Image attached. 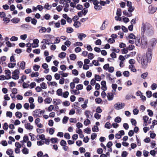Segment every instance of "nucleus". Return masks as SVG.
Here are the masks:
<instances>
[{
    "mask_svg": "<svg viewBox=\"0 0 157 157\" xmlns=\"http://www.w3.org/2000/svg\"><path fill=\"white\" fill-rule=\"evenodd\" d=\"M109 64L108 63L105 64L103 67V68L105 70H108L109 68Z\"/></svg>",
    "mask_w": 157,
    "mask_h": 157,
    "instance_id": "obj_62",
    "label": "nucleus"
},
{
    "mask_svg": "<svg viewBox=\"0 0 157 157\" xmlns=\"http://www.w3.org/2000/svg\"><path fill=\"white\" fill-rule=\"evenodd\" d=\"M66 55V53L62 52L59 55V57L60 58L63 59L65 57Z\"/></svg>",
    "mask_w": 157,
    "mask_h": 157,
    "instance_id": "obj_27",
    "label": "nucleus"
},
{
    "mask_svg": "<svg viewBox=\"0 0 157 157\" xmlns=\"http://www.w3.org/2000/svg\"><path fill=\"white\" fill-rule=\"evenodd\" d=\"M19 71L17 69L15 70L12 73V78L14 79H18L19 78Z\"/></svg>",
    "mask_w": 157,
    "mask_h": 157,
    "instance_id": "obj_4",
    "label": "nucleus"
},
{
    "mask_svg": "<svg viewBox=\"0 0 157 157\" xmlns=\"http://www.w3.org/2000/svg\"><path fill=\"white\" fill-rule=\"evenodd\" d=\"M25 128L28 130H31L33 128V126L29 123H26L25 124Z\"/></svg>",
    "mask_w": 157,
    "mask_h": 157,
    "instance_id": "obj_6",
    "label": "nucleus"
},
{
    "mask_svg": "<svg viewBox=\"0 0 157 157\" xmlns=\"http://www.w3.org/2000/svg\"><path fill=\"white\" fill-rule=\"evenodd\" d=\"M93 64L95 66H98L100 65L98 61L94 60L92 61Z\"/></svg>",
    "mask_w": 157,
    "mask_h": 157,
    "instance_id": "obj_60",
    "label": "nucleus"
},
{
    "mask_svg": "<svg viewBox=\"0 0 157 157\" xmlns=\"http://www.w3.org/2000/svg\"><path fill=\"white\" fill-rule=\"evenodd\" d=\"M152 52L151 50H148L145 56H144L143 59H141V63L143 68H145L147 67L148 62H149L151 59Z\"/></svg>",
    "mask_w": 157,
    "mask_h": 157,
    "instance_id": "obj_2",
    "label": "nucleus"
},
{
    "mask_svg": "<svg viewBox=\"0 0 157 157\" xmlns=\"http://www.w3.org/2000/svg\"><path fill=\"white\" fill-rule=\"evenodd\" d=\"M157 88V84L155 83H153L152 84L151 86V88L152 90H155Z\"/></svg>",
    "mask_w": 157,
    "mask_h": 157,
    "instance_id": "obj_44",
    "label": "nucleus"
},
{
    "mask_svg": "<svg viewBox=\"0 0 157 157\" xmlns=\"http://www.w3.org/2000/svg\"><path fill=\"white\" fill-rule=\"evenodd\" d=\"M15 115L17 117L20 118L22 116V114L20 112H17L15 113Z\"/></svg>",
    "mask_w": 157,
    "mask_h": 157,
    "instance_id": "obj_28",
    "label": "nucleus"
},
{
    "mask_svg": "<svg viewBox=\"0 0 157 157\" xmlns=\"http://www.w3.org/2000/svg\"><path fill=\"white\" fill-rule=\"evenodd\" d=\"M76 89L78 90H81L83 88V86L82 84H78L76 86Z\"/></svg>",
    "mask_w": 157,
    "mask_h": 157,
    "instance_id": "obj_39",
    "label": "nucleus"
},
{
    "mask_svg": "<svg viewBox=\"0 0 157 157\" xmlns=\"http://www.w3.org/2000/svg\"><path fill=\"white\" fill-rule=\"evenodd\" d=\"M141 44L143 48H146L147 45V40L146 37H143L141 40Z\"/></svg>",
    "mask_w": 157,
    "mask_h": 157,
    "instance_id": "obj_5",
    "label": "nucleus"
},
{
    "mask_svg": "<svg viewBox=\"0 0 157 157\" xmlns=\"http://www.w3.org/2000/svg\"><path fill=\"white\" fill-rule=\"evenodd\" d=\"M27 37V35L26 34L22 35L20 36V38L23 40H25Z\"/></svg>",
    "mask_w": 157,
    "mask_h": 157,
    "instance_id": "obj_64",
    "label": "nucleus"
},
{
    "mask_svg": "<svg viewBox=\"0 0 157 157\" xmlns=\"http://www.w3.org/2000/svg\"><path fill=\"white\" fill-rule=\"evenodd\" d=\"M78 38L80 40H82L83 38H85L86 36V35L84 33H78L77 34Z\"/></svg>",
    "mask_w": 157,
    "mask_h": 157,
    "instance_id": "obj_14",
    "label": "nucleus"
},
{
    "mask_svg": "<svg viewBox=\"0 0 157 157\" xmlns=\"http://www.w3.org/2000/svg\"><path fill=\"white\" fill-rule=\"evenodd\" d=\"M59 73H60V75L62 76L63 77H66L68 75V74L67 73H65L63 71H59Z\"/></svg>",
    "mask_w": 157,
    "mask_h": 157,
    "instance_id": "obj_30",
    "label": "nucleus"
},
{
    "mask_svg": "<svg viewBox=\"0 0 157 157\" xmlns=\"http://www.w3.org/2000/svg\"><path fill=\"white\" fill-rule=\"evenodd\" d=\"M123 13L124 15L128 17H130L132 16V14L131 13H129L127 11L124 10L123 12Z\"/></svg>",
    "mask_w": 157,
    "mask_h": 157,
    "instance_id": "obj_38",
    "label": "nucleus"
},
{
    "mask_svg": "<svg viewBox=\"0 0 157 157\" xmlns=\"http://www.w3.org/2000/svg\"><path fill=\"white\" fill-rule=\"evenodd\" d=\"M5 74L6 75V76L7 78L8 79L11 78L10 76L11 74V71L9 70H6L5 71Z\"/></svg>",
    "mask_w": 157,
    "mask_h": 157,
    "instance_id": "obj_12",
    "label": "nucleus"
},
{
    "mask_svg": "<svg viewBox=\"0 0 157 157\" xmlns=\"http://www.w3.org/2000/svg\"><path fill=\"white\" fill-rule=\"evenodd\" d=\"M92 130L94 132H97L98 131V128L97 126H94L92 128Z\"/></svg>",
    "mask_w": 157,
    "mask_h": 157,
    "instance_id": "obj_47",
    "label": "nucleus"
},
{
    "mask_svg": "<svg viewBox=\"0 0 157 157\" xmlns=\"http://www.w3.org/2000/svg\"><path fill=\"white\" fill-rule=\"evenodd\" d=\"M74 31V29L71 27H68L67 28V32L68 33H71Z\"/></svg>",
    "mask_w": 157,
    "mask_h": 157,
    "instance_id": "obj_46",
    "label": "nucleus"
},
{
    "mask_svg": "<svg viewBox=\"0 0 157 157\" xmlns=\"http://www.w3.org/2000/svg\"><path fill=\"white\" fill-rule=\"evenodd\" d=\"M69 94V93L68 91H65L63 94V96H62L65 98H66L68 97Z\"/></svg>",
    "mask_w": 157,
    "mask_h": 157,
    "instance_id": "obj_42",
    "label": "nucleus"
},
{
    "mask_svg": "<svg viewBox=\"0 0 157 157\" xmlns=\"http://www.w3.org/2000/svg\"><path fill=\"white\" fill-rule=\"evenodd\" d=\"M121 118L120 117H116L114 121L116 122H117L118 123H120L121 122Z\"/></svg>",
    "mask_w": 157,
    "mask_h": 157,
    "instance_id": "obj_58",
    "label": "nucleus"
},
{
    "mask_svg": "<svg viewBox=\"0 0 157 157\" xmlns=\"http://www.w3.org/2000/svg\"><path fill=\"white\" fill-rule=\"evenodd\" d=\"M156 43V39L155 38H153L151 40L150 43L152 46L155 45Z\"/></svg>",
    "mask_w": 157,
    "mask_h": 157,
    "instance_id": "obj_20",
    "label": "nucleus"
},
{
    "mask_svg": "<svg viewBox=\"0 0 157 157\" xmlns=\"http://www.w3.org/2000/svg\"><path fill=\"white\" fill-rule=\"evenodd\" d=\"M44 80V78H37L36 79L35 81H36L37 82L39 83L40 82H43Z\"/></svg>",
    "mask_w": 157,
    "mask_h": 157,
    "instance_id": "obj_49",
    "label": "nucleus"
},
{
    "mask_svg": "<svg viewBox=\"0 0 157 157\" xmlns=\"http://www.w3.org/2000/svg\"><path fill=\"white\" fill-rule=\"evenodd\" d=\"M46 28L44 27H42L39 30V32L40 33H45L46 32Z\"/></svg>",
    "mask_w": 157,
    "mask_h": 157,
    "instance_id": "obj_48",
    "label": "nucleus"
},
{
    "mask_svg": "<svg viewBox=\"0 0 157 157\" xmlns=\"http://www.w3.org/2000/svg\"><path fill=\"white\" fill-rule=\"evenodd\" d=\"M52 101V99L48 97L46 98L44 100V101L48 104H50Z\"/></svg>",
    "mask_w": 157,
    "mask_h": 157,
    "instance_id": "obj_24",
    "label": "nucleus"
},
{
    "mask_svg": "<svg viewBox=\"0 0 157 157\" xmlns=\"http://www.w3.org/2000/svg\"><path fill=\"white\" fill-rule=\"evenodd\" d=\"M54 108V106L53 105H51L48 108V110L49 112H51L52 111Z\"/></svg>",
    "mask_w": 157,
    "mask_h": 157,
    "instance_id": "obj_59",
    "label": "nucleus"
},
{
    "mask_svg": "<svg viewBox=\"0 0 157 157\" xmlns=\"http://www.w3.org/2000/svg\"><path fill=\"white\" fill-rule=\"evenodd\" d=\"M33 115L35 117H40L41 115H40L39 109L35 110L33 111Z\"/></svg>",
    "mask_w": 157,
    "mask_h": 157,
    "instance_id": "obj_8",
    "label": "nucleus"
},
{
    "mask_svg": "<svg viewBox=\"0 0 157 157\" xmlns=\"http://www.w3.org/2000/svg\"><path fill=\"white\" fill-rule=\"evenodd\" d=\"M70 57V59L73 60H74L76 58V56L74 54H71Z\"/></svg>",
    "mask_w": 157,
    "mask_h": 157,
    "instance_id": "obj_35",
    "label": "nucleus"
},
{
    "mask_svg": "<svg viewBox=\"0 0 157 157\" xmlns=\"http://www.w3.org/2000/svg\"><path fill=\"white\" fill-rule=\"evenodd\" d=\"M6 153L8 155H11L13 153V151L12 149H8L6 151Z\"/></svg>",
    "mask_w": 157,
    "mask_h": 157,
    "instance_id": "obj_41",
    "label": "nucleus"
},
{
    "mask_svg": "<svg viewBox=\"0 0 157 157\" xmlns=\"http://www.w3.org/2000/svg\"><path fill=\"white\" fill-rule=\"evenodd\" d=\"M71 94L75 95H78L80 93L79 91L77 89L75 90L73 89L71 90Z\"/></svg>",
    "mask_w": 157,
    "mask_h": 157,
    "instance_id": "obj_19",
    "label": "nucleus"
},
{
    "mask_svg": "<svg viewBox=\"0 0 157 157\" xmlns=\"http://www.w3.org/2000/svg\"><path fill=\"white\" fill-rule=\"evenodd\" d=\"M45 37H47L49 38L50 40L53 39L54 38V36L51 35H46L44 36Z\"/></svg>",
    "mask_w": 157,
    "mask_h": 157,
    "instance_id": "obj_40",
    "label": "nucleus"
},
{
    "mask_svg": "<svg viewBox=\"0 0 157 157\" xmlns=\"http://www.w3.org/2000/svg\"><path fill=\"white\" fill-rule=\"evenodd\" d=\"M84 113L85 115L87 118H90V116L92 117V113L90 111L86 110L85 111Z\"/></svg>",
    "mask_w": 157,
    "mask_h": 157,
    "instance_id": "obj_11",
    "label": "nucleus"
},
{
    "mask_svg": "<svg viewBox=\"0 0 157 157\" xmlns=\"http://www.w3.org/2000/svg\"><path fill=\"white\" fill-rule=\"evenodd\" d=\"M88 58L89 59H92L94 58V54L92 53H90L88 55Z\"/></svg>",
    "mask_w": 157,
    "mask_h": 157,
    "instance_id": "obj_37",
    "label": "nucleus"
},
{
    "mask_svg": "<svg viewBox=\"0 0 157 157\" xmlns=\"http://www.w3.org/2000/svg\"><path fill=\"white\" fill-rule=\"evenodd\" d=\"M22 153L25 154H28L29 153L28 149L24 147L22 150Z\"/></svg>",
    "mask_w": 157,
    "mask_h": 157,
    "instance_id": "obj_31",
    "label": "nucleus"
},
{
    "mask_svg": "<svg viewBox=\"0 0 157 157\" xmlns=\"http://www.w3.org/2000/svg\"><path fill=\"white\" fill-rule=\"evenodd\" d=\"M142 31L150 34H153L154 29L151 25L147 23H143L142 25Z\"/></svg>",
    "mask_w": 157,
    "mask_h": 157,
    "instance_id": "obj_1",
    "label": "nucleus"
},
{
    "mask_svg": "<svg viewBox=\"0 0 157 157\" xmlns=\"http://www.w3.org/2000/svg\"><path fill=\"white\" fill-rule=\"evenodd\" d=\"M90 124V120L87 118L84 122V124L85 125H87Z\"/></svg>",
    "mask_w": 157,
    "mask_h": 157,
    "instance_id": "obj_56",
    "label": "nucleus"
},
{
    "mask_svg": "<svg viewBox=\"0 0 157 157\" xmlns=\"http://www.w3.org/2000/svg\"><path fill=\"white\" fill-rule=\"evenodd\" d=\"M40 87L42 89H45L47 88V84L44 82H42L40 84Z\"/></svg>",
    "mask_w": 157,
    "mask_h": 157,
    "instance_id": "obj_23",
    "label": "nucleus"
},
{
    "mask_svg": "<svg viewBox=\"0 0 157 157\" xmlns=\"http://www.w3.org/2000/svg\"><path fill=\"white\" fill-rule=\"evenodd\" d=\"M63 93V90L62 89H59L56 91V94L59 96H62Z\"/></svg>",
    "mask_w": 157,
    "mask_h": 157,
    "instance_id": "obj_17",
    "label": "nucleus"
},
{
    "mask_svg": "<svg viewBox=\"0 0 157 157\" xmlns=\"http://www.w3.org/2000/svg\"><path fill=\"white\" fill-rule=\"evenodd\" d=\"M33 43L36 44V46H34V47H38L39 46L38 44L39 43V40L37 39H34L33 40Z\"/></svg>",
    "mask_w": 157,
    "mask_h": 157,
    "instance_id": "obj_32",
    "label": "nucleus"
},
{
    "mask_svg": "<svg viewBox=\"0 0 157 157\" xmlns=\"http://www.w3.org/2000/svg\"><path fill=\"white\" fill-rule=\"evenodd\" d=\"M128 39H135L136 36L132 33H130L128 36Z\"/></svg>",
    "mask_w": 157,
    "mask_h": 157,
    "instance_id": "obj_63",
    "label": "nucleus"
},
{
    "mask_svg": "<svg viewBox=\"0 0 157 157\" xmlns=\"http://www.w3.org/2000/svg\"><path fill=\"white\" fill-rule=\"evenodd\" d=\"M125 106L124 103L118 102L115 104L114 105V108L117 110H120L123 109Z\"/></svg>",
    "mask_w": 157,
    "mask_h": 157,
    "instance_id": "obj_3",
    "label": "nucleus"
},
{
    "mask_svg": "<svg viewBox=\"0 0 157 157\" xmlns=\"http://www.w3.org/2000/svg\"><path fill=\"white\" fill-rule=\"evenodd\" d=\"M123 75L124 76L128 77L129 75V72L128 71H124L123 72Z\"/></svg>",
    "mask_w": 157,
    "mask_h": 157,
    "instance_id": "obj_54",
    "label": "nucleus"
},
{
    "mask_svg": "<svg viewBox=\"0 0 157 157\" xmlns=\"http://www.w3.org/2000/svg\"><path fill=\"white\" fill-rule=\"evenodd\" d=\"M37 140L41 139L42 140H45V136L44 134L38 135L36 136Z\"/></svg>",
    "mask_w": 157,
    "mask_h": 157,
    "instance_id": "obj_16",
    "label": "nucleus"
},
{
    "mask_svg": "<svg viewBox=\"0 0 157 157\" xmlns=\"http://www.w3.org/2000/svg\"><path fill=\"white\" fill-rule=\"evenodd\" d=\"M88 100H86L84 102V104L81 105V107L83 109H85L87 107V104L88 103Z\"/></svg>",
    "mask_w": 157,
    "mask_h": 157,
    "instance_id": "obj_21",
    "label": "nucleus"
},
{
    "mask_svg": "<svg viewBox=\"0 0 157 157\" xmlns=\"http://www.w3.org/2000/svg\"><path fill=\"white\" fill-rule=\"evenodd\" d=\"M29 139L28 137L27 136H25L23 137V140L21 142L22 143H24L26 142Z\"/></svg>",
    "mask_w": 157,
    "mask_h": 157,
    "instance_id": "obj_43",
    "label": "nucleus"
},
{
    "mask_svg": "<svg viewBox=\"0 0 157 157\" xmlns=\"http://www.w3.org/2000/svg\"><path fill=\"white\" fill-rule=\"evenodd\" d=\"M25 63L24 61H22L20 63L19 67L22 70H24L25 68Z\"/></svg>",
    "mask_w": 157,
    "mask_h": 157,
    "instance_id": "obj_22",
    "label": "nucleus"
},
{
    "mask_svg": "<svg viewBox=\"0 0 157 157\" xmlns=\"http://www.w3.org/2000/svg\"><path fill=\"white\" fill-rule=\"evenodd\" d=\"M81 25L80 22L78 21H77L74 22V26L76 28L79 27Z\"/></svg>",
    "mask_w": 157,
    "mask_h": 157,
    "instance_id": "obj_34",
    "label": "nucleus"
},
{
    "mask_svg": "<svg viewBox=\"0 0 157 157\" xmlns=\"http://www.w3.org/2000/svg\"><path fill=\"white\" fill-rule=\"evenodd\" d=\"M80 79L79 78L77 77H75L74 78L73 80V82H74L75 83H79Z\"/></svg>",
    "mask_w": 157,
    "mask_h": 157,
    "instance_id": "obj_51",
    "label": "nucleus"
},
{
    "mask_svg": "<svg viewBox=\"0 0 157 157\" xmlns=\"http://www.w3.org/2000/svg\"><path fill=\"white\" fill-rule=\"evenodd\" d=\"M40 68V66L38 65H35L33 66V69L35 71H38Z\"/></svg>",
    "mask_w": 157,
    "mask_h": 157,
    "instance_id": "obj_55",
    "label": "nucleus"
},
{
    "mask_svg": "<svg viewBox=\"0 0 157 157\" xmlns=\"http://www.w3.org/2000/svg\"><path fill=\"white\" fill-rule=\"evenodd\" d=\"M6 14L4 12L2 11L0 12V17L4 18L6 16Z\"/></svg>",
    "mask_w": 157,
    "mask_h": 157,
    "instance_id": "obj_61",
    "label": "nucleus"
},
{
    "mask_svg": "<svg viewBox=\"0 0 157 157\" xmlns=\"http://www.w3.org/2000/svg\"><path fill=\"white\" fill-rule=\"evenodd\" d=\"M39 75V73L38 72L33 73L30 75L31 77H38Z\"/></svg>",
    "mask_w": 157,
    "mask_h": 157,
    "instance_id": "obj_33",
    "label": "nucleus"
},
{
    "mask_svg": "<svg viewBox=\"0 0 157 157\" xmlns=\"http://www.w3.org/2000/svg\"><path fill=\"white\" fill-rule=\"evenodd\" d=\"M50 140L52 144H54L57 142L58 139L57 138H52Z\"/></svg>",
    "mask_w": 157,
    "mask_h": 157,
    "instance_id": "obj_57",
    "label": "nucleus"
},
{
    "mask_svg": "<svg viewBox=\"0 0 157 157\" xmlns=\"http://www.w3.org/2000/svg\"><path fill=\"white\" fill-rule=\"evenodd\" d=\"M143 119L144 120V124H145V126H146L147 121L148 119V117L147 116H144L143 117Z\"/></svg>",
    "mask_w": 157,
    "mask_h": 157,
    "instance_id": "obj_25",
    "label": "nucleus"
},
{
    "mask_svg": "<svg viewBox=\"0 0 157 157\" xmlns=\"http://www.w3.org/2000/svg\"><path fill=\"white\" fill-rule=\"evenodd\" d=\"M16 63H10L8 64V67L10 68H13L16 65Z\"/></svg>",
    "mask_w": 157,
    "mask_h": 157,
    "instance_id": "obj_52",
    "label": "nucleus"
},
{
    "mask_svg": "<svg viewBox=\"0 0 157 157\" xmlns=\"http://www.w3.org/2000/svg\"><path fill=\"white\" fill-rule=\"evenodd\" d=\"M105 128L109 129L110 128L112 127L111 124L109 122H107L105 123Z\"/></svg>",
    "mask_w": 157,
    "mask_h": 157,
    "instance_id": "obj_45",
    "label": "nucleus"
},
{
    "mask_svg": "<svg viewBox=\"0 0 157 157\" xmlns=\"http://www.w3.org/2000/svg\"><path fill=\"white\" fill-rule=\"evenodd\" d=\"M101 89L103 91H105L107 90V88L106 86V83L105 81H102L101 82Z\"/></svg>",
    "mask_w": 157,
    "mask_h": 157,
    "instance_id": "obj_9",
    "label": "nucleus"
},
{
    "mask_svg": "<svg viewBox=\"0 0 157 157\" xmlns=\"http://www.w3.org/2000/svg\"><path fill=\"white\" fill-rule=\"evenodd\" d=\"M148 9L150 12L151 13H154L157 10V8L156 7L153 6L152 5L149 6Z\"/></svg>",
    "mask_w": 157,
    "mask_h": 157,
    "instance_id": "obj_7",
    "label": "nucleus"
},
{
    "mask_svg": "<svg viewBox=\"0 0 157 157\" xmlns=\"http://www.w3.org/2000/svg\"><path fill=\"white\" fill-rule=\"evenodd\" d=\"M72 73L73 75L77 76L78 74V72L76 69H75L72 71Z\"/></svg>",
    "mask_w": 157,
    "mask_h": 157,
    "instance_id": "obj_53",
    "label": "nucleus"
},
{
    "mask_svg": "<svg viewBox=\"0 0 157 157\" xmlns=\"http://www.w3.org/2000/svg\"><path fill=\"white\" fill-rule=\"evenodd\" d=\"M47 83L48 85L53 87H57L58 85L57 83L55 81L48 82Z\"/></svg>",
    "mask_w": 157,
    "mask_h": 157,
    "instance_id": "obj_13",
    "label": "nucleus"
},
{
    "mask_svg": "<svg viewBox=\"0 0 157 157\" xmlns=\"http://www.w3.org/2000/svg\"><path fill=\"white\" fill-rule=\"evenodd\" d=\"M148 75V73L147 72H144L141 74V76L143 79H145Z\"/></svg>",
    "mask_w": 157,
    "mask_h": 157,
    "instance_id": "obj_50",
    "label": "nucleus"
},
{
    "mask_svg": "<svg viewBox=\"0 0 157 157\" xmlns=\"http://www.w3.org/2000/svg\"><path fill=\"white\" fill-rule=\"evenodd\" d=\"M129 68L131 70V71L133 72L136 71V69L133 65H130L129 66Z\"/></svg>",
    "mask_w": 157,
    "mask_h": 157,
    "instance_id": "obj_29",
    "label": "nucleus"
},
{
    "mask_svg": "<svg viewBox=\"0 0 157 157\" xmlns=\"http://www.w3.org/2000/svg\"><path fill=\"white\" fill-rule=\"evenodd\" d=\"M94 8L96 10H101L102 7L100 4L94 6Z\"/></svg>",
    "mask_w": 157,
    "mask_h": 157,
    "instance_id": "obj_26",
    "label": "nucleus"
},
{
    "mask_svg": "<svg viewBox=\"0 0 157 157\" xmlns=\"http://www.w3.org/2000/svg\"><path fill=\"white\" fill-rule=\"evenodd\" d=\"M51 6L49 5L48 3H46L44 6V8L46 10H48L51 8Z\"/></svg>",
    "mask_w": 157,
    "mask_h": 157,
    "instance_id": "obj_36",
    "label": "nucleus"
},
{
    "mask_svg": "<svg viewBox=\"0 0 157 157\" xmlns=\"http://www.w3.org/2000/svg\"><path fill=\"white\" fill-rule=\"evenodd\" d=\"M11 21L13 23L16 24L18 23L20 21V19L18 18L14 17L12 19Z\"/></svg>",
    "mask_w": 157,
    "mask_h": 157,
    "instance_id": "obj_18",
    "label": "nucleus"
},
{
    "mask_svg": "<svg viewBox=\"0 0 157 157\" xmlns=\"http://www.w3.org/2000/svg\"><path fill=\"white\" fill-rule=\"evenodd\" d=\"M106 96L109 101H112L113 99V95L112 93H108Z\"/></svg>",
    "mask_w": 157,
    "mask_h": 157,
    "instance_id": "obj_10",
    "label": "nucleus"
},
{
    "mask_svg": "<svg viewBox=\"0 0 157 157\" xmlns=\"http://www.w3.org/2000/svg\"><path fill=\"white\" fill-rule=\"evenodd\" d=\"M108 23L107 21H104L100 27V29L101 30H103L105 29Z\"/></svg>",
    "mask_w": 157,
    "mask_h": 157,
    "instance_id": "obj_15",
    "label": "nucleus"
}]
</instances>
